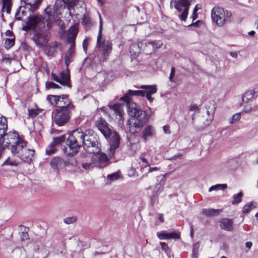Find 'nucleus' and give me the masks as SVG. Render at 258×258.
<instances>
[{
  "instance_id": "6e6552de",
  "label": "nucleus",
  "mask_w": 258,
  "mask_h": 258,
  "mask_svg": "<svg viewBox=\"0 0 258 258\" xmlns=\"http://www.w3.org/2000/svg\"><path fill=\"white\" fill-rule=\"evenodd\" d=\"M102 22L100 19L99 30L97 38L96 47L99 50L102 51L105 58L107 57L112 50V43L109 40L103 39L102 36Z\"/></svg>"
},
{
  "instance_id": "4be33fe9",
  "label": "nucleus",
  "mask_w": 258,
  "mask_h": 258,
  "mask_svg": "<svg viewBox=\"0 0 258 258\" xmlns=\"http://www.w3.org/2000/svg\"><path fill=\"white\" fill-rule=\"evenodd\" d=\"M60 79L61 81L64 82V84L62 85L71 88L72 86L70 84V75L68 69H67L66 71H63L61 72Z\"/></svg>"
},
{
  "instance_id": "aec40b11",
  "label": "nucleus",
  "mask_w": 258,
  "mask_h": 258,
  "mask_svg": "<svg viewBox=\"0 0 258 258\" xmlns=\"http://www.w3.org/2000/svg\"><path fill=\"white\" fill-rule=\"evenodd\" d=\"M258 96V86L255 87L253 90L246 91L242 96V100L244 102H248L253 98Z\"/></svg>"
},
{
  "instance_id": "f257e3e1",
  "label": "nucleus",
  "mask_w": 258,
  "mask_h": 258,
  "mask_svg": "<svg viewBox=\"0 0 258 258\" xmlns=\"http://www.w3.org/2000/svg\"><path fill=\"white\" fill-rule=\"evenodd\" d=\"M143 90H128L127 93L120 98V100L127 103V112L132 118L128 120L127 124L128 126L130 132L135 134L140 131L148 120L147 114L146 111L141 110L137 104L134 102H130L131 96H144Z\"/></svg>"
},
{
  "instance_id": "8fccbe9b",
  "label": "nucleus",
  "mask_w": 258,
  "mask_h": 258,
  "mask_svg": "<svg viewBox=\"0 0 258 258\" xmlns=\"http://www.w3.org/2000/svg\"><path fill=\"white\" fill-rule=\"evenodd\" d=\"M149 44L152 45L153 48H158L161 47V44L157 43L156 41H151L148 42V43Z\"/></svg>"
},
{
  "instance_id": "7c9ffc66",
  "label": "nucleus",
  "mask_w": 258,
  "mask_h": 258,
  "mask_svg": "<svg viewBox=\"0 0 258 258\" xmlns=\"http://www.w3.org/2000/svg\"><path fill=\"white\" fill-rule=\"evenodd\" d=\"M28 117L30 118H34L36 117L41 112V110L40 109H28Z\"/></svg>"
},
{
  "instance_id": "0e129e2a",
  "label": "nucleus",
  "mask_w": 258,
  "mask_h": 258,
  "mask_svg": "<svg viewBox=\"0 0 258 258\" xmlns=\"http://www.w3.org/2000/svg\"><path fill=\"white\" fill-rule=\"evenodd\" d=\"M159 169V168L157 167H150V168L149 169V172H151L154 171H157V170H158Z\"/></svg>"
},
{
  "instance_id": "2eb2a0df",
  "label": "nucleus",
  "mask_w": 258,
  "mask_h": 258,
  "mask_svg": "<svg viewBox=\"0 0 258 258\" xmlns=\"http://www.w3.org/2000/svg\"><path fill=\"white\" fill-rule=\"evenodd\" d=\"M32 40L37 46L43 48L48 42V40L45 35L40 33H35L32 37Z\"/></svg>"
},
{
  "instance_id": "f03ea898",
  "label": "nucleus",
  "mask_w": 258,
  "mask_h": 258,
  "mask_svg": "<svg viewBox=\"0 0 258 258\" xmlns=\"http://www.w3.org/2000/svg\"><path fill=\"white\" fill-rule=\"evenodd\" d=\"M46 100L53 107H56L52 112V120L58 126H62L69 122L72 115V110L75 108L67 95H48Z\"/></svg>"
},
{
  "instance_id": "bb28decb",
  "label": "nucleus",
  "mask_w": 258,
  "mask_h": 258,
  "mask_svg": "<svg viewBox=\"0 0 258 258\" xmlns=\"http://www.w3.org/2000/svg\"><path fill=\"white\" fill-rule=\"evenodd\" d=\"M3 5L1 11L4 12L6 9L7 14H10L11 11L12 2L11 0H2Z\"/></svg>"
},
{
  "instance_id": "603ef678",
  "label": "nucleus",
  "mask_w": 258,
  "mask_h": 258,
  "mask_svg": "<svg viewBox=\"0 0 258 258\" xmlns=\"http://www.w3.org/2000/svg\"><path fill=\"white\" fill-rule=\"evenodd\" d=\"M175 74V68L172 67L171 70L170 76L169 77V80L170 82H173V77Z\"/></svg>"
},
{
  "instance_id": "6e6d98bb",
  "label": "nucleus",
  "mask_w": 258,
  "mask_h": 258,
  "mask_svg": "<svg viewBox=\"0 0 258 258\" xmlns=\"http://www.w3.org/2000/svg\"><path fill=\"white\" fill-rule=\"evenodd\" d=\"M93 164V162H92V163H82V167L85 169H89L91 166H92V165Z\"/></svg>"
},
{
  "instance_id": "f3484780",
  "label": "nucleus",
  "mask_w": 258,
  "mask_h": 258,
  "mask_svg": "<svg viewBox=\"0 0 258 258\" xmlns=\"http://www.w3.org/2000/svg\"><path fill=\"white\" fill-rule=\"evenodd\" d=\"M158 238L160 240L165 239H179V235L176 232H167L165 230L161 231L157 233Z\"/></svg>"
},
{
  "instance_id": "c85d7f7f",
  "label": "nucleus",
  "mask_w": 258,
  "mask_h": 258,
  "mask_svg": "<svg viewBox=\"0 0 258 258\" xmlns=\"http://www.w3.org/2000/svg\"><path fill=\"white\" fill-rule=\"evenodd\" d=\"M153 132V128L151 126L146 127L142 132V137L144 140L146 141L148 137L152 136Z\"/></svg>"
},
{
  "instance_id": "9b49d317",
  "label": "nucleus",
  "mask_w": 258,
  "mask_h": 258,
  "mask_svg": "<svg viewBox=\"0 0 258 258\" xmlns=\"http://www.w3.org/2000/svg\"><path fill=\"white\" fill-rule=\"evenodd\" d=\"M190 2L189 0H178L174 1V8L179 12L182 11L178 17L181 21H185L188 14Z\"/></svg>"
},
{
  "instance_id": "f704fd0d",
  "label": "nucleus",
  "mask_w": 258,
  "mask_h": 258,
  "mask_svg": "<svg viewBox=\"0 0 258 258\" xmlns=\"http://www.w3.org/2000/svg\"><path fill=\"white\" fill-rule=\"evenodd\" d=\"M5 47L8 49L15 44V37L11 39H6L5 42Z\"/></svg>"
},
{
  "instance_id": "ddd939ff",
  "label": "nucleus",
  "mask_w": 258,
  "mask_h": 258,
  "mask_svg": "<svg viewBox=\"0 0 258 258\" xmlns=\"http://www.w3.org/2000/svg\"><path fill=\"white\" fill-rule=\"evenodd\" d=\"M94 155V156L92 158V160L95 166L102 168L108 165L109 158L105 153L101 152L100 153Z\"/></svg>"
},
{
  "instance_id": "473e14b6",
  "label": "nucleus",
  "mask_w": 258,
  "mask_h": 258,
  "mask_svg": "<svg viewBox=\"0 0 258 258\" xmlns=\"http://www.w3.org/2000/svg\"><path fill=\"white\" fill-rule=\"evenodd\" d=\"M78 0H63L64 8L67 7L68 9L74 7Z\"/></svg>"
},
{
  "instance_id": "423d86ee",
  "label": "nucleus",
  "mask_w": 258,
  "mask_h": 258,
  "mask_svg": "<svg viewBox=\"0 0 258 258\" xmlns=\"http://www.w3.org/2000/svg\"><path fill=\"white\" fill-rule=\"evenodd\" d=\"M24 5L20 6L15 13V18L18 20H22V17L20 16H25L27 11L30 13H34L39 7L42 0H21Z\"/></svg>"
},
{
  "instance_id": "a18cd8bd",
  "label": "nucleus",
  "mask_w": 258,
  "mask_h": 258,
  "mask_svg": "<svg viewBox=\"0 0 258 258\" xmlns=\"http://www.w3.org/2000/svg\"><path fill=\"white\" fill-rule=\"evenodd\" d=\"M231 17H232V14L231 12H230L228 11H225L224 17L225 18V23L230 21Z\"/></svg>"
},
{
  "instance_id": "37998d69",
  "label": "nucleus",
  "mask_w": 258,
  "mask_h": 258,
  "mask_svg": "<svg viewBox=\"0 0 258 258\" xmlns=\"http://www.w3.org/2000/svg\"><path fill=\"white\" fill-rule=\"evenodd\" d=\"M76 221V218L74 217H68L65 218L63 220L64 222L67 224H70L74 223Z\"/></svg>"
},
{
  "instance_id": "680f3d73",
  "label": "nucleus",
  "mask_w": 258,
  "mask_h": 258,
  "mask_svg": "<svg viewBox=\"0 0 258 258\" xmlns=\"http://www.w3.org/2000/svg\"><path fill=\"white\" fill-rule=\"evenodd\" d=\"M252 243L251 241H248L245 243V247L247 248L248 251L252 246Z\"/></svg>"
},
{
  "instance_id": "1a4fd4ad",
  "label": "nucleus",
  "mask_w": 258,
  "mask_h": 258,
  "mask_svg": "<svg viewBox=\"0 0 258 258\" xmlns=\"http://www.w3.org/2000/svg\"><path fill=\"white\" fill-rule=\"evenodd\" d=\"M23 21L26 25L23 26L22 30L26 32L35 29L36 27L39 26L44 25V18L40 14H31L30 13L27 19Z\"/></svg>"
},
{
  "instance_id": "13d9d810",
  "label": "nucleus",
  "mask_w": 258,
  "mask_h": 258,
  "mask_svg": "<svg viewBox=\"0 0 258 258\" xmlns=\"http://www.w3.org/2000/svg\"><path fill=\"white\" fill-rule=\"evenodd\" d=\"M88 47V39L85 38L83 42V47L84 51L87 52Z\"/></svg>"
},
{
  "instance_id": "20e7f679",
  "label": "nucleus",
  "mask_w": 258,
  "mask_h": 258,
  "mask_svg": "<svg viewBox=\"0 0 258 258\" xmlns=\"http://www.w3.org/2000/svg\"><path fill=\"white\" fill-rule=\"evenodd\" d=\"M88 136L84 134L80 128L73 130L68 136L66 146L61 147L64 154L68 156H73L76 154L81 146V144H84L86 137Z\"/></svg>"
},
{
  "instance_id": "c9c22d12",
  "label": "nucleus",
  "mask_w": 258,
  "mask_h": 258,
  "mask_svg": "<svg viewBox=\"0 0 258 258\" xmlns=\"http://www.w3.org/2000/svg\"><path fill=\"white\" fill-rule=\"evenodd\" d=\"M255 207V206H253L252 203H248L243 207L242 212L244 213H248Z\"/></svg>"
},
{
  "instance_id": "bf43d9fd",
  "label": "nucleus",
  "mask_w": 258,
  "mask_h": 258,
  "mask_svg": "<svg viewBox=\"0 0 258 258\" xmlns=\"http://www.w3.org/2000/svg\"><path fill=\"white\" fill-rule=\"evenodd\" d=\"M164 132L166 134H170V127L168 125H165L163 127Z\"/></svg>"
},
{
  "instance_id": "5fc2aeb1",
  "label": "nucleus",
  "mask_w": 258,
  "mask_h": 258,
  "mask_svg": "<svg viewBox=\"0 0 258 258\" xmlns=\"http://www.w3.org/2000/svg\"><path fill=\"white\" fill-rule=\"evenodd\" d=\"M202 23V21L201 20H198L196 22H192L191 24L188 25V27H191L192 26L194 27H199Z\"/></svg>"
},
{
  "instance_id": "4468645a",
  "label": "nucleus",
  "mask_w": 258,
  "mask_h": 258,
  "mask_svg": "<svg viewBox=\"0 0 258 258\" xmlns=\"http://www.w3.org/2000/svg\"><path fill=\"white\" fill-rule=\"evenodd\" d=\"M66 136L64 135H61L59 137L53 138L52 141L50 143L48 148L46 149V153L48 155H51L54 154L55 152V147L61 144L66 140Z\"/></svg>"
},
{
  "instance_id": "ea45409f",
  "label": "nucleus",
  "mask_w": 258,
  "mask_h": 258,
  "mask_svg": "<svg viewBox=\"0 0 258 258\" xmlns=\"http://www.w3.org/2000/svg\"><path fill=\"white\" fill-rule=\"evenodd\" d=\"M212 104V108L210 109V106L209 107H206L207 109V113L208 115H210V114H213L216 109V104L215 102L213 101Z\"/></svg>"
},
{
  "instance_id": "3c124183",
  "label": "nucleus",
  "mask_w": 258,
  "mask_h": 258,
  "mask_svg": "<svg viewBox=\"0 0 258 258\" xmlns=\"http://www.w3.org/2000/svg\"><path fill=\"white\" fill-rule=\"evenodd\" d=\"M197 11L198 9L197 6H196L194 9L192 15L191 16V18L192 19V21H195L198 17V14L197 13Z\"/></svg>"
},
{
  "instance_id": "72a5a7b5",
  "label": "nucleus",
  "mask_w": 258,
  "mask_h": 258,
  "mask_svg": "<svg viewBox=\"0 0 258 258\" xmlns=\"http://www.w3.org/2000/svg\"><path fill=\"white\" fill-rule=\"evenodd\" d=\"M70 44V47L65 55H68V56H73L75 53V42H68Z\"/></svg>"
},
{
  "instance_id": "b1692460",
  "label": "nucleus",
  "mask_w": 258,
  "mask_h": 258,
  "mask_svg": "<svg viewBox=\"0 0 258 258\" xmlns=\"http://www.w3.org/2000/svg\"><path fill=\"white\" fill-rule=\"evenodd\" d=\"M57 47L56 42H53L51 44H49L47 45H45L43 47L45 53L48 55H53L56 51V49Z\"/></svg>"
},
{
  "instance_id": "864d4df0",
  "label": "nucleus",
  "mask_w": 258,
  "mask_h": 258,
  "mask_svg": "<svg viewBox=\"0 0 258 258\" xmlns=\"http://www.w3.org/2000/svg\"><path fill=\"white\" fill-rule=\"evenodd\" d=\"M157 196L158 195H156V194H153V196L151 197V203L152 205H154L158 203V200L157 198Z\"/></svg>"
},
{
  "instance_id": "412c9836",
  "label": "nucleus",
  "mask_w": 258,
  "mask_h": 258,
  "mask_svg": "<svg viewBox=\"0 0 258 258\" xmlns=\"http://www.w3.org/2000/svg\"><path fill=\"white\" fill-rule=\"evenodd\" d=\"M78 33V26L76 25L72 26L68 30V42H75Z\"/></svg>"
},
{
  "instance_id": "dca6fc26",
  "label": "nucleus",
  "mask_w": 258,
  "mask_h": 258,
  "mask_svg": "<svg viewBox=\"0 0 258 258\" xmlns=\"http://www.w3.org/2000/svg\"><path fill=\"white\" fill-rule=\"evenodd\" d=\"M68 165V162L63 160L62 158L58 157H54L50 161V166L54 170L64 168Z\"/></svg>"
},
{
  "instance_id": "338daca9",
  "label": "nucleus",
  "mask_w": 258,
  "mask_h": 258,
  "mask_svg": "<svg viewBox=\"0 0 258 258\" xmlns=\"http://www.w3.org/2000/svg\"><path fill=\"white\" fill-rule=\"evenodd\" d=\"M198 109V106L196 105H193L190 106V110L191 111H194Z\"/></svg>"
},
{
  "instance_id": "e2e57ef3",
  "label": "nucleus",
  "mask_w": 258,
  "mask_h": 258,
  "mask_svg": "<svg viewBox=\"0 0 258 258\" xmlns=\"http://www.w3.org/2000/svg\"><path fill=\"white\" fill-rule=\"evenodd\" d=\"M151 94H145V96H146V98L150 101V102H152L153 100V98L151 97Z\"/></svg>"
},
{
  "instance_id": "a878e982",
  "label": "nucleus",
  "mask_w": 258,
  "mask_h": 258,
  "mask_svg": "<svg viewBox=\"0 0 258 258\" xmlns=\"http://www.w3.org/2000/svg\"><path fill=\"white\" fill-rule=\"evenodd\" d=\"M161 179L160 182L155 186L154 190L153 191V194H156V195H159L163 190L164 186L165 184V180H164L163 177H161Z\"/></svg>"
},
{
  "instance_id": "de8ad7c7",
  "label": "nucleus",
  "mask_w": 258,
  "mask_h": 258,
  "mask_svg": "<svg viewBox=\"0 0 258 258\" xmlns=\"http://www.w3.org/2000/svg\"><path fill=\"white\" fill-rule=\"evenodd\" d=\"M72 61V57L64 55V63L66 65L67 69H68L69 65Z\"/></svg>"
},
{
  "instance_id": "5701e85b",
  "label": "nucleus",
  "mask_w": 258,
  "mask_h": 258,
  "mask_svg": "<svg viewBox=\"0 0 258 258\" xmlns=\"http://www.w3.org/2000/svg\"><path fill=\"white\" fill-rule=\"evenodd\" d=\"M141 88L144 89L143 90L144 96L145 94L153 95L157 91L156 85H142L141 86Z\"/></svg>"
},
{
  "instance_id": "e433bc0d",
  "label": "nucleus",
  "mask_w": 258,
  "mask_h": 258,
  "mask_svg": "<svg viewBox=\"0 0 258 258\" xmlns=\"http://www.w3.org/2000/svg\"><path fill=\"white\" fill-rule=\"evenodd\" d=\"M45 86L47 89H58L60 88L59 86L53 82H46Z\"/></svg>"
},
{
  "instance_id": "58836bf2",
  "label": "nucleus",
  "mask_w": 258,
  "mask_h": 258,
  "mask_svg": "<svg viewBox=\"0 0 258 258\" xmlns=\"http://www.w3.org/2000/svg\"><path fill=\"white\" fill-rule=\"evenodd\" d=\"M51 77L53 80L59 83L60 84L62 85L64 84V82L61 81V80L60 79V77L55 73L52 72L51 73Z\"/></svg>"
},
{
  "instance_id": "49530a36",
  "label": "nucleus",
  "mask_w": 258,
  "mask_h": 258,
  "mask_svg": "<svg viewBox=\"0 0 258 258\" xmlns=\"http://www.w3.org/2000/svg\"><path fill=\"white\" fill-rule=\"evenodd\" d=\"M160 244L161 246L162 249L164 250L166 253L169 251V248L167 244L165 242H160Z\"/></svg>"
},
{
  "instance_id": "a211bd4d",
  "label": "nucleus",
  "mask_w": 258,
  "mask_h": 258,
  "mask_svg": "<svg viewBox=\"0 0 258 258\" xmlns=\"http://www.w3.org/2000/svg\"><path fill=\"white\" fill-rule=\"evenodd\" d=\"M220 227L227 231H232L234 229L233 221L231 219L222 218L219 221Z\"/></svg>"
},
{
  "instance_id": "052dcab7",
  "label": "nucleus",
  "mask_w": 258,
  "mask_h": 258,
  "mask_svg": "<svg viewBox=\"0 0 258 258\" xmlns=\"http://www.w3.org/2000/svg\"><path fill=\"white\" fill-rule=\"evenodd\" d=\"M5 35H6V36H7L8 37H14L13 32L10 30H8L6 31V33H5Z\"/></svg>"
},
{
  "instance_id": "393cba45",
  "label": "nucleus",
  "mask_w": 258,
  "mask_h": 258,
  "mask_svg": "<svg viewBox=\"0 0 258 258\" xmlns=\"http://www.w3.org/2000/svg\"><path fill=\"white\" fill-rule=\"evenodd\" d=\"M221 211L222 210L219 209H204L203 210V214L207 216L213 217L218 215Z\"/></svg>"
},
{
  "instance_id": "7ed1b4c3",
  "label": "nucleus",
  "mask_w": 258,
  "mask_h": 258,
  "mask_svg": "<svg viewBox=\"0 0 258 258\" xmlns=\"http://www.w3.org/2000/svg\"><path fill=\"white\" fill-rule=\"evenodd\" d=\"M95 125L106 139H108L109 148L108 149V156L109 158L114 156L116 149L120 144V137L118 133L112 131L109 127L108 123L102 118L98 119Z\"/></svg>"
},
{
  "instance_id": "79ce46f5",
  "label": "nucleus",
  "mask_w": 258,
  "mask_h": 258,
  "mask_svg": "<svg viewBox=\"0 0 258 258\" xmlns=\"http://www.w3.org/2000/svg\"><path fill=\"white\" fill-rule=\"evenodd\" d=\"M0 124L5 128H8L7 119L6 117L2 116L0 117Z\"/></svg>"
},
{
  "instance_id": "cd10ccee",
  "label": "nucleus",
  "mask_w": 258,
  "mask_h": 258,
  "mask_svg": "<svg viewBox=\"0 0 258 258\" xmlns=\"http://www.w3.org/2000/svg\"><path fill=\"white\" fill-rule=\"evenodd\" d=\"M140 49L139 45L137 43H134L131 45L130 52L132 56L136 57L140 53Z\"/></svg>"
},
{
  "instance_id": "2f4dec72",
  "label": "nucleus",
  "mask_w": 258,
  "mask_h": 258,
  "mask_svg": "<svg viewBox=\"0 0 258 258\" xmlns=\"http://www.w3.org/2000/svg\"><path fill=\"white\" fill-rule=\"evenodd\" d=\"M227 187L226 184H217L211 186L209 189V191L211 192L213 190H217L220 189L224 190Z\"/></svg>"
},
{
  "instance_id": "6ab92c4d",
  "label": "nucleus",
  "mask_w": 258,
  "mask_h": 258,
  "mask_svg": "<svg viewBox=\"0 0 258 258\" xmlns=\"http://www.w3.org/2000/svg\"><path fill=\"white\" fill-rule=\"evenodd\" d=\"M34 150L26 149L19 155L18 157H19L24 162L30 163L32 161V158L34 156Z\"/></svg>"
},
{
  "instance_id": "0eeeda50",
  "label": "nucleus",
  "mask_w": 258,
  "mask_h": 258,
  "mask_svg": "<svg viewBox=\"0 0 258 258\" xmlns=\"http://www.w3.org/2000/svg\"><path fill=\"white\" fill-rule=\"evenodd\" d=\"M83 147L88 153L93 154L100 153L101 149L99 137L97 135L86 136Z\"/></svg>"
},
{
  "instance_id": "4c0bfd02",
  "label": "nucleus",
  "mask_w": 258,
  "mask_h": 258,
  "mask_svg": "<svg viewBox=\"0 0 258 258\" xmlns=\"http://www.w3.org/2000/svg\"><path fill=\"white\" fill-rule=\"evenodd\" d=\"M240 116H241L240 113H237L234 114L232 116V117L229 119V123L230 124H232V123H234L236 121H238L240 118Z\"/></svg>"
},
{
  "instance_id": "09e8293b",
  "label": "nucleus",
  "mask_w": 258,
  "mask_h": 258,
  "mask_svg": "<svg viewBox=\"0 0 258 258\" xmlns=\"http://www.w3.org/2000/svg\"><path fill=\"white\" fill-rule=\"evenodd\" d=\"M4 164L14 166H17L18 165L17 162H16V161H11L9 159L6 160V161L4 163Z\"/></svg>"
},
{
  "instance_id": "c756f323",
  "label": "nucleus",
  "mask_w": 258,
  "mask_h": 258,
  "mask_svg": "<svg viewBox=\"0 0 258 258\" xmlns=\"http://www.w3.org/2000/svg\"><path fill=\"white\" fill-rule=\"evenodd\" d=\"M243 196V193L242 191L239 192L236 195H234L232 197L233 200L232 201V204L233 205H236L240 203L242 201V197Z\"/></svg>"
},
{
  "instance_id": "f8f14e48",
  "label": "nucleus",
  "mask_w": 258,
  "mask_h": 258,
  "mask_svg": "<svg viewBox=\"0 0 258 258\" xmlns=\"http://www.w3.org/2000/svg\"><path fill=\"white\" fill-rule=\"evenodd\" d=\"M225 11L219 7H214L211 11V17L213 22L219 26H222L225 23Z\"/></svg>"
},
{
  "instance_id": "69168bd1",
  "label": "nucleus",
  "mask_w": 258,
  "mask_h": 258,
  "mask_svg": "<svg viewBox=\"0 0 258 258\" xmlns=\"http://www.w3.org/2000/svg\"><path fill=\"white\" fill-rule=\"evenodd\" d=\"M230 55L234 58H236L237 56V53L235 51H232L230 52Z\"/></svg>"
},
{
  "instance_id": "39448f33",
  "label": "nucleus",
  "mask_w": 258,
  "mask_h": 258,
  "mask_svg": "<svg viewBox=\"0 0 258 258\" xmlns=\"http://www.w3.org/2000/svg\"><path fill=\"white\" fill-rule=\"evenodd\" d=\"M26 146V142L20 138L16 132L10 133L8 135L5 146L8 149L11 150L14 155H17L18 157L25 149H27Z\"/></svg>"
},
{
  "instance_id": "774afa93",
  "label": "nucleus",
  "mask_w": 258,
  "mask_h": 258,
  "mask_svg": "<svg viewBox=\"0 0 258 258\" xmlns=\"http://www.w3.org/2000/svg\"><path fill=\"white\" fill-rule=\"evenodd\" d=\"M158 219H159V220L161 222H164V218H163V214H159V217H158Z\"/></svg>"
},
{
  "instance_id": "a19ab883",
  "label": "nucleus",
  "mask_w": 258,
  "mask_h": 258,
  "mask_svg": "<svg viewBox=\"0 0 258 258\" xmlns=\"http://www.w3.org/2000/svg\"><path fill=\"white\" fill-rule=\"evenodd\" d=\"M82 24L85 26H87L91 24V19L88 16L86 15H84L83 16Z\"/></svg>"
},
{
  "instance_id": "9d476101",
  "label": "nucleus",
  "mask_w": 258,
  "mask_h": 258,
  "mask_svg": "<svg viewBox=\"0 0 258 258\" xmlns=\"http://www.w3.org/2000/svg\"><path fill=\"white\" fill-rule=\"evenodd\" d=\"M62 7L64 8L63 0H56L52 8L50 6H48L45 9V13L48 16V20H47V27L48 29L51 28L52 22L58 17V15L60 14L58 10Z\"/></svg>"
},
{
  "instance_id": "4d7b16f0",
  "label": "nucleus",
  "mask_w": 258,
  "mask_h": 258,
  "mask_svg": "<svg viewBox=\"0 0 258 258\" xmlns=\"http://www.w3.org/2000/svg\"><path fill=\"white\" fill-rule=\"evenodd\" d=\"M200 244L199 243H196L193 244L192 246V252L195 254L197 252L199 248Z\"/></svg>"
},
{
  "instance_id": "c03bdc74",
  "label": "nucleus",
  "mask_w": 258,
  "mask_h": 258,
  "mask_svg": "<svg viewBox=\"0 0 258 258\" xmlns=\"http://www.w3.org/2000/svg\"><path fill=\"white\" fill-rule=\"evenodd\" d=\"M119 177V174L118 173H113L111 174H109L107 175L108 179H110V180H114L117 179Z\"/></svg>"
}]
</instances>
